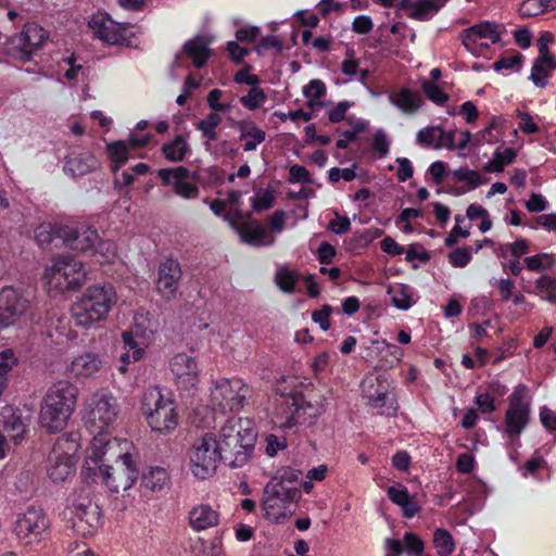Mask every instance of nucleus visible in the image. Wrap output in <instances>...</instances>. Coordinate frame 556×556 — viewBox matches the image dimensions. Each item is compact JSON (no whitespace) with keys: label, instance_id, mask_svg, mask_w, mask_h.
I'll return each mask as SVG.
<instances>
[{"label":"nucleus","instance_id":"1","mask_svg":"<svg viewBox=\"0 0 556 556\" xmlns=\"http://www.w3.org/2000/svg\"><path fill=\"white\" fill-rule=\"evenodd\" d=\"M257 433L249 418L232 416L215 434L216 446L222 460L232 468L245 465L253 452Z\"/></svg>","mask_w":556,"mask_h":556},{"label":"nucleus","instance_id":"2","mask_svg":"<svg viewBox=\"0 0 556 556\" xmlns=\"http://www.w3.org/2000/svg\"><path fill=\"white\" fill-rule=\"evenodd\" d=\"M78 390L68 381L54 383L45 394L39 412V424L50 433L62 431L74 412Z\"/></svg>","mask_w":556,"mask_h":556},{"label":"nucleus","instance_id":"3","mask_svg":"<svg viewBox=\"0 0 556 556\" xmlns=\"http://www.w3.org/2000/svg\"><path fill=\"white\" fill-rule=\"evenodd\" d=\"M115 303L116 292L112 285L90 286L73 303L71 316L77 327L88 329L104 320Z\"/></svg>","mask_w":556,"mask_h":556},{"label":"nucleus","instance_id":"4","mask_svg":"<svg viewBox=\"0 0 556 556\" xmlns=\"http://www.w3.org/2000/svg\"><path fill=\"white\" fill-rule=\"evenodd\" d=\"M141 405L153 431L168 433L175 430L178 413L170 393L165 394L159 387H150L143 393Z\"/></svg>","mask_w":556,"mask_h":556},{"label":"nucleus","instance_id":"5","mask_svg":"<svg viewBox=\"0 0 556 556\" xmlns=\"http://www.w3.org/2000/svg\"><path fill=\"white\" fill-rule=\"evenodd\" d=\"M87 271L84 264L72 255L53 258L45 270L43 279L50 293L63 294L79 289L86 280Z\"/></svg>","mask_w":556,"mask_h":556},{"label":"nucleus","instance_id":"6","mask_svg":"<svg viewBox=\"0 0 556 556\" xmlns=\"http://www.w3.org/2000/svg\"><path fill=\"white\" fill-rule=\"evenodd\" d=\"M118 412L117 399L112 393L100 390L87 401L84 420L90 432L101 434L115 422Z\"/></svg>","mask_w":556,"mask_h":556},{"label":"nucleus","instance_id":"7","mask_svg":"<svg viewBox=\"0 0 556 556\" xmlns=\"http://www.w3.org/2000/svg\"><path fill=\"white\" fill-rule=\"evenodd\" d=\"M67 525L79 536L93 535L101 525V510L87 495H76L65 509Z\"/></svg>","mask_w":556,"mask_h":556},{"label":"nucleus","instance_id":"8","mask_svg":"<svg viewBox=\"0 0 556 556\" xmlns=\"http://www.w3.org/2000/svg\"><path fill=\"white\" fill-rule=\"evenodd\" d=\"M251 394V387L241 378H220L213 381L211 402L222 412H238Z\"/></svg>","mask_w":556,"mask_h":556},{"label":"nucleus","instance_id":"9","mask_svg":"<svg viewBox=\"0 0 556 556\" xmlns=\"http://www.w3.org/2000/svg\"><path fill=\"white\" fill-rule=\"evenodd\" d=\"M300 495L299 489H286L278 486L276 482H267L262 498L264 517L270 522H282L292 515L291 507L300 498Z\"/></svg>","mask_w":556,"mask_h":556},{"label":"nucleus","instance_id":"10","mask_svg":"<svg viewBox=\"0 0 556 556\" xmlns=\"http://www.w3.org/2000/svg\"><path fill=\"white\" fill-rule=\"evenodd\" d=\"M50 529L47 513L37 506H28L25 511L16 515L12 533L24 545L40 543Z\"/></svg>","mask_w":556,"mask_h":556},{"label":"nucleus","instance_id":"11","mask_svg":"<svg viewBox=\"0 0 556 556\" xmlns=\"http://www.w3.org/2000/svg\"><path fill=\"white\" fill-rule=\"evenodd\" d=\"M363 397L367 404L386 416H394L399 409L397 402L391 392V381L387 374H369L361 383Z\"/></svg>","mask_w":556,"mask_h":556},{"label":"nucleus","instance_id":"12","mask_svg":"<svg viewBox=\"0 0 556 556\" xmlns=\"http://www.w3.org/2000/svg\"><path fill=\"white\" fill-rule=\"evenodd\" d=\"M222 455L216 446L215 434L206 433L194 443L190 452V470L198 479L204 480L212 477Z\"/></svg>","mask_w":556,"mask_h":556},{"label":"nucleus","instance_id":"13","mask_svg":"<svg viewBox=\"0 0 556 556\" xmlns=\"http://www.w3.org/2000/svg\"><path fill=\"white\" fill-rule=\"evenodd\" d=\"M530 415L531 405L528 400V388L526 384H518L508 399L504 419L505 433L509 438H518L527 428Z\"/></svg>","mask_w":556,"mask_h":556},{"label":"nucleus","instance_id":"14","mask_svg":"<svg viewBox=\"0 0 556 556\" xmlns=\"http://www.w3.org/2000/svg\"><path fill=\"white\" fill-rule=\"evenodd\" d=\"M78 444L68 439H59L48 457L47 472L53 482H63L75 471Z\"/></svg>","mask_w":556,"mask_h":556},{"label":"nucleus","instance_id":"15","mask_svg":"<svg viewBox=\"0 0 556 556\" xmlns=\"http://www.w3.org/2000/svg\"><path fill=\"white\" fill-rule=\"evenodd\" d=\"M48 37V31L37 23H26L23 29L11 38V53L15 59L28 62L42 48Z\"/></svg>","mask_w":556,"mask_h":556},{"label":"nucleus","instance_id":"16","mask_svg":"<svg viewBox=\"0 0 556 556\" xmlns=\"http://www.w3.org/2000/svg\"><path fill=\"white\" fill-rule=\"evenodd\" d=\"M93 36L109 45H123L129 38V27L113 21L105 12H97L88 20Z\"/></svg>","mask_w":556,"mask_h":556},{"label":"nucleus","instance_id":"17","mask_svg":"<svg viewBox=\"0 0 556 556\" xmlns=\"http://www.w3.org/2000/svg\"><path fill=\"white\" fill-rule=\"evenodd\" d=\"M31 309L30 300L13 287L0 291V327L14 324Z\"/></svg>","mask_w":556,"mask_h":556},{"label":"nucleus","instance_id":"18","mask_svg":"<svg viewBox=\"0 0 556 556\" xmlns=\"http://www.w3.org/2000/svg\"><path fill=\"white\" fill-rule=\"evenodd\" d=\"M54 233L67 248L80 252L93 250L99 241L97 229L84 224L59 226L54 229Z\"/></svg>","mask_w":556,"mask_h":556},{"label":"nucleus","instance_id":"19","mask_svg":"<svg viewBox=\"0 0 556 556\" xmlns=\"http://www.w3.org/2000/svg\"><path fill=\"white\" fill-rule=\"evenodd\" d=\"M181 277L182 270L177 260L167 257L160 263L156 290L165 301H170L176 296Z\"/></svg>","mask_w":556,"mask_h":556},{"label":"nucleus","instance_id":"20","mask_svg":"<svg viewBox=\"0 0 556 556\" xmlns=\"http://www.w3.org/2000/svg\"><path fill=\"white\" fill-rule=\"evenodd\" d=\"M169 367L178 388L189 390L198 384L200 370L194 356L178 353L170 359Z\"/></svg>","mask_w":556,"mask_h":556},{"label":"nucleus","instance_id":"21","mask_svg":"<svg viewBox=\"0 0 556 556\" xmlns=\"http://www.w3.org/2000/svg\"><path fill=\"white\" fill-rule=\"evenodd\" d=\"M100 473L103 483L111 492L118 493L121 490L130 489L138 479V468L136 465L112 467L109 465L100 466Z\"/></svg>","mask_w":556,"mask_h":556},{"label":"nucleus","instance_id":"22","mask_svg":"<svg viewBox=\"0 0 556 556\" xmlns=\"http://www.w3.org/2000/svg\"><path fill=\"white\" fill-rule=\"evenodd\" d=\"M104 368L103 357L96 352H84L75 356L67 366L68 375L77 381L97 378Z\"/></svg>","mask_w":556,"mask_h":556},{"label":"nucleus","instance_id":"23","mask_svg":"<svg viewBox=\"0 0 556 556\" xmlns=\"http://www.w3.org/2000/svg\"><path fill=\"white\" fill-rule=\"evenodd\" d=\"M273 422L280 429H292L299 424H305L306 417L300 415L294 394L282 397L275 407Z\"/></svg>","mask_w":556,"mask_h":556},{"label":"nucleus","instance_id":"24","mask_svg":"<svg viewBox=\"0 0 556 556\" xmlns=\"http://www.w3.org/2000/svg\"><path fill=\"white\" fill-rule=\"evenodd\" d=\"M388 98L390 103L405 115L416 114L424 104L422 94L407 87L391 91Z\"/></svg>","mask_w":556,"mask_h":556},{"label":"nucleus","instance_id":"25","mask_svg":"<svg viewBox=\"0 0 556 556\" xmlns=\"http://www.w3.org/2000/svg\"><path fill=\"white\" fill-rule=\"evenodd\" d=\"M0 430L10 440L17 443L26 430L20 412L12 406H5L0 413Z\"/></svg>","mask_w":556,"mask_h":556},{"label":"nucleus","instance_id":"26","mask_svg":"<svg viewBox=\"0 0 556 556\" xmlns=\"http://www.w3.org/2000/svg\"><path fill=\"white\" fill-rule=\"evenodd\" d=\"M296 405L302 417H306L305 424H311L313 419L323 414L326 407V396L317 392L307 394L294 393Z\"/></svg>","mask_w":556,"mask_h":556},{"label":"nucleus","instance_id":"27","mask_svg":"<svg viewBox=\"0 0 556 556\" xmlns=\"http://www.w3.org/2000/svg\"><path fill=\"white\" fill-rule=\"evenodd\" d=\"M238 233L243 242L251 245L267 247L271 245L275 241V238L257 220L243 223L238 227Z\"/></svg>","mask_w":556,"mask_h":556},{"label":"nucleus","instance_id":"28","mask_svg":"<svg viewBox=\"0 0 556 556\" xmlns=\"http://www.w3.org/2000/svg\"><path fill=\"white\" fill-rule=\"evenodd\" d=\"M98 167V161L90 152L71 153L65 159L64 170L73 177L84 176Z\"/></svg>","mask_w":556,"mask_h":556},{"label":"nucleus","instance_id":"29","mask_svg":"<svg viewBox=\"0 0 556 556\" xmlns=\"http://www.w3.org/2000/svg\"><path fill=\"white\" fill-rule=\"evenodd\" d=\"M219 514L212 506L201 504L193 507L189 513V523L195 531L206 530L217 526Z\"/></svg>","mask_w":556,"mask_h":556},{"label":"nucleus","instance_id":"30","mask_svg":"<svg viewBox=\"0 0 556 556\" xmlns=\"http://www.w3.org/2000/svg\"><path fill=\"white\" fill-rule=\"evenodd\" d=\"M130 445L131 443L126 439L105 438V451L103 452L106 453L105 460L121 462L117 466L136 465L129 453Z\"/></svg>","mask_w":556,"mask_h":556},{"label":"nucleus","instance_id":"31","mask_svg":"<svg viewBox=\"0 0 556 556\" xmlns=\"http://www.w3.org/2000/svg\"><path fill=\"white\" fill-rule=\"evenodd\" d=\"M464 30L467 31V41L470 43L471 38L489 40L491 43H496L501 39V26L496 23L482 22Z\"/></svg>","mask_w":556,"mask_h":556},{"label":"nucleus","instance_id":"32","mask_svg":"<svg viewBox=\"0 0 556 556\" xmlns=\"http://www.w3.org/2000/svg\"><path fill=\"white\" fill-rule=\"evenodd\" d=\"M184 51L187 56L192 60V63L197 68L203 67L211 55L207 43L202 37H195L188 40L184 45Z\"/></svg>","mask_w":556,"mask_h":556},{"label":"nucleus","instance_id":"33","mask_svg":"<svg viewBox=\"0 0 556 556\" xmlns=\"http://www.w3.org/2000/svg\"><path fill=\"white\" fill-rule=\"evenodd\" d=\"M555 68L556 61L553 56L540 55L532 66L530 79L535 86L543 88L547 84L546 78Z\"/></svg>","mask_w":556,"mask_h":556},{"label":"nucleus","instance_id":"34","mask_svg":"<svg viewBox=\"0 0 556 556\" xmlns=\"http://www.w3.org/2000/svg\"><path fill=\"white\" fill-rule=\"evenodd\" d=\"M238 128L240 130V139L245 141L243 150L247 152L255 151L257 146L265 141V131L258 128L253 122L240 123Z\"/></svg>","mask_w":556,"mask_h":556},{"label":"nucleus","instance_id":"35","mask_svg":"<svg viewBox=\"0 0 556 556\" xmlns=\"http://www.w3.org/2000/svg\"><path fill=\"white\" fill-rule=\"evenodd\" d=\"M391 303L401 311H407L415 304L413 289L404 283H395L388 288Z\"/></svg>","mask_w":556,"mask_h":556},{"label":"nucleus","instance_id":"36","mask_svg":"<svg viewBox=\"0 0 556 556\" xmlns=\"http://www.w3.org/2000/svg\"><path fill=\"white\" fill-rule=\"evenodd\" d=\"M190 152V146L182 135H177L172 141L162 146V153L169 162H181Z\"/></svg>","mask_w":556,"mask_h":556},{"label":"nucleus","instance_id":"37","mask_svg":"<svg viewBox=\"0 0 556 556\" xmlns=\"http://www.w3.org/2000/svg\"><path fill=\"white\" fill-rule=\"evenodd\" d=\"M168 481V472L162 467H152L142 476V485L152 492L163 490Z\"/></svg>","mask_w":556,"mask_h":556},{"label":"nucleus","instance_id":"38","mask_svg":"<svg viewBox=\"0 0 556 556\" xmlns=\"http://www.w3.org/2000/svg\"><path fill=\"white\" fill-rule=\"evenodd\" d=\"M106 152L113 162L112 172L117 173L119 167L123 166L129 159V147L126 141H113L108 143Z\"/></svg>","mask_w":556,"mask_h":556},{"label":"nucleus","instance_id":"39","mask_svg":"<svg viewBox=\"0 0 556 556\" xmlns=\"http://www.w3.org/2000/svg\"><path fill=\"white\" fill-rule=\"evenodd\" d=\"M432 543L439 556H451L455 551V541L446 529H435Z\"/></svg>","mask_w":556,"mask_h":556},{"label":"nucleus","instance_id":"40","mask_svg":"<svg viewBox=\"0 0 556 556\" xmlns=\"http://www.w3.org/2000/svg\"><path fill=\"white\" fill-rule=\"evenodd\" d=\"M517 152L513 148H506L504 151L496 150L493 157L486 163L485 170L490 173H501L504 167L514 162Z\"/></svg>","mask_w":556,"mask_h":556},{"label":"nucleus","instance_id":"41","mask_svg":"<svg viewBox=\"0 0 556 556\" xmlns=\"http://www.w3.org/2000/svg\"><path fill=\"white\" fill-rule=\"evenodd\" d=\"M220 123L222 117L217 113H210L205 118L199 121L195 127L207 141H215L218 138L217 127Z\"/></svg>","mask_w":556,"mask_h":556},{"label":"nucleus","instance_id":"42","mask_svg":"<svg viewBox=\"0 0 556 556\" xmlns=\"http://www.w3.org/2000/svg\"><path fill=\"white\" fill-rule=\"evenodd\" d=\"M442 3H438L437 0H418L412 5V12L409 17L414 20L424 21L437 13Z\"/></svg>","mask_w":556,"mask_h":556},{"label":"nucleus","instance_id":"43","mask_svg":"<svg viewBox=\"0 0 556 556\" xmlns=\"http://www.w3.org/2000/svg\"><path fill=\"white\" fill-rule=\"evenodd\" d=\"M554 9V0H525L519 8V13L523 17L540 15Z\"/></svg>","mask_w":556,"mask_h":556},{"label":"nucleus","instance_id":"44","mask_svg":"<svg viewBox=\"0 0 556 556\" xmlns=\"http://www.w3.org/2000/svg\"><path fill=\"white\" fill-rule=\"evenodd\" d=\"M302 476V471L291 467H283L279 469L269 482H276L278 486L286 489H296L292 484L296 482Z\"/></svg>","mask_w":556,"mask_h":556},{"label":"nucleus","instance_id":"45","mask_svg":"<svg viewBox=\"0 0 556 556\" xmlns=\"http://www.w3.org/2000/svg\"><path fill=\"white\" fill-rule=\"evenodd\" d=\"M122 339L126 351L131 352L132 361H139L143 354V341L142 338L134 331H124Z\"/></svg>","mask_w":556,"mask_h":556},{"label":"nucleus","instance_id":"46","mask_svg":"<svg viewBox=\"0 0 556 556\" xmlns=\"http://www.w3.org/2000/svg\"><path fill=\"white\" fill-rule=\"evenodd\" d=\"M298 274L287 267H281L277 270L275 282L277 287L285 293H292L298 281Z\"/></svg>","mask_w":556,"mask_h":556},{"label":"nucleus","instance_id":"47","mask_svg":"<svg viewBox=\"0 0 556 556\" xmlns=\"http://www.w3.org/2000/svg\"><path fill=\"white\" fill-rule=\"evenodd\" d=\"M18 363L17 357L15 356L12 350H4L0 352V382L1 388L5 390L9 380V372L15 367Z\"/></svg>","mask_w":556,"mask_h":556},{"label":"nucleus","instance_id":"48","mask_svg":"<svg viewBox=\"0 0 556 556\" xmlns=\"http://www.w3.org/2000/svg\"><path fill=\"white\" fill-rule=\"evenodd\" d=\"M275 193L271 189H260L251 199V205L254 212H263L269 210L275 204Z\"/></svg>","mask_w":556,"mask_h":556},{"label":"nucleus","instance_id":"49","mask_svg":"<svg viewBox=\"0 0 556 556\" xmlns=\"http://www.w3.org/2000/svg\"><path fill=\"white\" fill-rule=\"evenodd\" d=\"M91 252L98 262L111 263L116 256V245L110 240L103 241L99 239Z\"/></svg>","mask_w":556,"mask_h":556},{"label":"nucleus","instance_id":"50","mask_svg":"<svg viewBox=\"0 0 556 556\" xmlns=\"http://www.w3.org/2000/svg\"><path fill=\"white\" fill-rule=\"evenodd\" d=\"M536 289L543 294L542 298L552 304H556V279L544 275L536 279Z\"/></svg>","mask_w":556,"mask_h":556},{"label":"nucleus","instance_id":"51","mask_svg":"<svg viewBox=\"0 0 556 556\" xmlns=\"http://www.w3.org/2000/svg\"><path fill=\"white\" fill-rule=\"evenodd\" d=\"M267 97L260 87L251 88L248 94L240 98V103L250 111L260 109L266 101Z\"/></svg>","mask_w":556,"mask_h":556},{"label":"nucleus","instance_id":"52","mask_svg":"<svg viewBox=\"0 0 556 556\" xmlns=\"http://www.w3.org/2000/svg\"><path fill=\"white\" fill-rule=\"evenodd\" d=\"M442 136V128L439 126H430L420 129L417 132L416 141L420 146L425 147H433L437 149V142H439V138Z\"/></svg>","mask_w":556,"mask_h":556},{"label":"nucleus","instance_id":"53","mask_svg":"<svg viewBox=\"0 0 556 556\" xmlns=\"http://www.w3.org/2000/svg\"><path fill=\"white\" fill-rule=\"evenodd\" d=\"M453 176L457 180L466 182L470 189H476L484 182L479 172L469 169L467 167H459L453 170Z\"/></svg>","mask_w":556,"mask_h":556},{"label":"nucleus","instance_id":"54","mask_svg":"<svg viewBox=\"0 0 556 556\" xmlns=\"http://www.w3.org/2000/svg\"><path fill=\"white\" fill-rule=\"evenodd\" d=\"M105 435L103 433L93 437L90 447L88 448V458L93 463L103 462L106 458Z\"/></svg>","mask_w":556,"mask_h":556},{"label":"nucleus","instance_id":"55","mask_svg":"<svg viewBox=\"0 0 556 556\" xmlns=\"http://www.w3.org/2000/svg\"><path fill=\"white\" fill-rule=\"evenodd\" d=\"M421 89L426 97L435 104H444L448 100V96L433 81L424 80Z\"/></svg>","mask_w":556,"mask_h":556},{"label":"nucleus","instance_id":"56","mask_svg":"<svg viewBox=\"0 0 556 556\" xmlns=\"http://www.w3.org/2000/svg\"><path fill=\"white\" fill-rule=\"evenodd\" d=\"M189 175L188 168L178 166L175 168H161L157 170V176L165 185L175 184L179 179H186Z\"/></svg>","mask_w":556,"mask_h":556},{"label":"nucleus","instance_id":"57","mask_svg":"<svg viewBox=\"0 0 556 556\" xmlns=\"http://www.w3.org/2000/svg\"><path fill=\"white\" fill-rule=\"evenodd\" d=\"M516 116L519 118L518 129L523 134L532 135L540 131L539 124L529 112L517 110Z\"/></svg>","mask_w":556,"mask_h":556},{"label":"nucleus","instance_id":"58","mask_svg":"<svg viewBox=\"0 0 556 556\" xmlns=\"http://www.w3.org/2000/svg\"><path fill=\"white\" fill-rule=\"evenodd\" d=\"M523 56L519 52H515L513 55L503 56L493 64V68L497 72L502 70L517 72L522 63Z\"/></svg>","mask_w":556,"mask_h":556},{"label":"nucleus","instance_id":"59","mask_svg":"<svg viewBox=\"0 0 556 556\" xmlns=\"http://www.w3.org/2000/svg\"><path fill=\"white\" fill-rule=\"evenodd\" d=\"M405 551L412 556H422L425 549L424 541L413 532H405L403 538Z\"/></svg>","mask_w":556,"mask_h":556},{"label":"nucleus","instance_id":"60","mask_svg":"<svg viewBox=\"0 0 556 556\" xmlns=\"http://www.w3.org/2000/svg\"><path fill=\"white\" fill-rule=\"evenodd\" d=\"M358 65L359 62L355 58V52L353 49L346 50L345 59L341 63V72L349 76L350 78H353L357 75L358 72Z\"/></svg>","mask_w":556,"mask_h":556},{"label":"nucleus","instance_id":"61","mask_svg":"<svg viewBox=\"0 0 556 556\" xmlns=\"http://www.w3.org/2000/svg\"><path fill=\"white\" fill-rule=\"evenodd\" d=\"M452 266L463 268L471 261V252L468 248H458L448 254Z\"/></svg>","mask_w":556,"mask_h":556},{"label":"nucleus","instance_id":"62","mask_svg":"<svg viewBox=\"0 0 556 556\" xmlns=\"http://www.w3.org/2000/svg\"><path fill=\"white\" fill-rule=\"evenodd\" d=\"M525 263L529 270L541 271L551 265V257L546 253L535 254L526 257Z\"/></svg>","mask_w":556,"mask_h":556},{"label":"nucleus","instance_id":"63","mask_svg":"<svg viewBox=\"0 0 556 556\" xmlns=\"http://www.w3.org/2000/svg\"><path fill=\"white\" fill-rule=\"evenodd\" d=\"M304 96L309 101L319 100L326 93V86L319 79H312L303 89Z\"/></svg>","mask_w":556,"mask_h":556},{"label":"nucleus","instance_id":"64","mask_svg":"<svg viewBox=\"0 0 556 556\" xmlns=\"http://www.w3.org/2000/svg\"><path fill=\"white\" fill-rule=\"evenodd\" d=\"M290 184H309L312 182L309 172L306 167L294 164L289 168V178Z\"/></svg>","mask_w":556,"mask_h":556}]
</instances>
